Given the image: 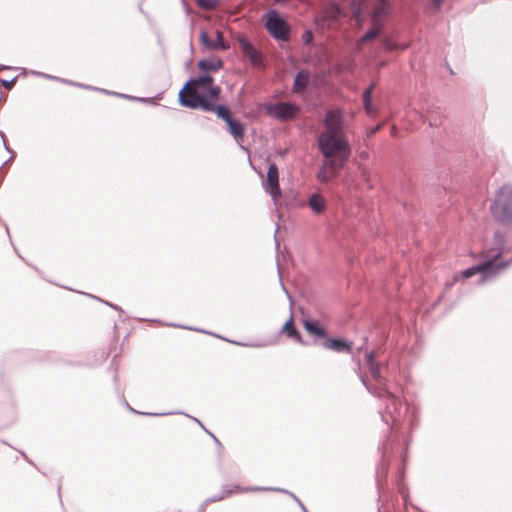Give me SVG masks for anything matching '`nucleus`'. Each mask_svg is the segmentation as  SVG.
<instances>
[{"label":"nucleus","mask_w":512,"mask_h":512,"mask_svg":"<svg viewBox=\"0 0 512 512\" xmlns=\"http://www.w3.org/2000/svg\"><path fill=\"white\" fill-rule=\"evenodd\" d=\"M379 129H380V127H379V126H378V127H375V130H374L373 132H376V131H378Z\"/></svg>","instance_id":"obj_37"},{"label":"nucleus","mask_w":512,"mask_h":512,"mask_svg":"<svg viewBox=\"0 0 512 512\" xmlns=\"http://www.w3.org/2000/svg\"><path fill=\"white\" fill-rule=\"evenodd\" d=\"M311 39H312V34H311V33H309V32H308V33H306V34H305V41L308 43V42H310V41H311Z\"/></svg>","instance_id":"obj_30"},{"label":"nucleus","mask_w":512,"mask_h":512,"mask_svg":"<svg viewBox=\"0 0 512 512\" xmlns=\"http://www.w3.org/2000/svg\"><path fill=\"white\" fill-rule=\"evenodd\" d=\"M324 130L318 136V148L323 160L318 173L321 182L334 179L348 161L351 148L344 132V119L341 110L326 112Z\"/></svg>","instance_id":"obj_1"},{"label":"nucleus","mask_w":512,"mask_h":512,"mask_svg":"<svg viewBox=\"0 0 512 512\" xmlns=\"http://www.w3.org/2000/svg\"><path fill=\"white\" fill-rule=\"evenodd\" d=\"M494 238H495V242L500 245V246H503L504 242H505V237L503 234L501 233H495L494 235Z\"/></svg>","instance_id":"obj_25"},{"label":"nucleus","mask_w":512,"mask_h":512,"mask_svg":"<svg viewBox=\"0 0 512 512\" xmlns=\"http://www.w3.org/2000/svg\"><path fill=\"white\" fill-rule=\"evenodd\" d=\"M342 16H344L342 9L336 4H330L317 17V23L322 27L332 28Z\"/></svg>","instance_id":"obj_11"},{"label":"nucleus","mask_w":512,"mask_h":512,"mask_svg":"<svg viewBox=\"0 0 512 512\" xmlns=\"http://www.w3.org/2000/svg\"><path fill=\"white\" fill-rule=\"evenodd\" d=\"M364 105H365V109H366V111H367L369 114H371V113H373V112H374V110H373V108H372V105H371V102L364 103Z\"/></svg>","instance_id":"obj_27"},{"label":"nucleus","mask_w":512,"mask_h":512,"mask_svg":"<svg viewBox=\"0 0 512 512\" xmlns=\"http://www.w3.org/2000/svg\"><path fill=\"white\" fill-rule=\"evenodd\" d=\"M120 96H121V97H124V98L134 99L133 97H130V96H128V95H123V94H121Z\"/></svg>","instance_id":"obj_32"},{"label":"nucleus","mask_w":512,"mask_h":512,"mask_svg":"<svg viewBox=\"0 0 512 512\" xmlns=\"http://www.w3.org/2000/svg\"><path fill=\"white\" fill-rule=\"evenodd\" d=\"M324 347L337 352H350L352 344L342 339H326Z\"/></svg>","instance_id":"obj_14"},{"label":"nucleus","mask_w":512,"mask_h":512,"mask_svg":"<svg viewBox=\"0 0 512 512\" xmlns=\"http://www.w3.org/2000/svg\"><path fill=\"white\" fill-rule=\"evenodd\" d=\"M375 87V84H372L370 85L364 92L363 94V101L364 103H368V102H371V98H372V91Z\"/></svg>","instance_id":"obj_23"},{"label":"nucleus","mask_w":512,"mask_h":512,"mask_svg":"<svg viewBox=\"0 0 512 512\" xmlns=\"http://www.w3.org/2000/svg\"><path fill=\"white\" fill-rule=\"evenodd\" d=\"M70 85L80 86L79 84H77V83H75V82H70Z\"/></svg>","instance_id":"obj_34"},{"label":"nucleus","mask_w":512,"mask_h":512,"mask_svg":"<svg viewBox=\"0 0 512 512\" xmlns=\"http://www.w3.org/2000/svg\"><path fill=\"white\" fill-rule=\"evenodd\" d=\"M200 41L204 47L211 50H228L230 47L229 44L224 41L223 34L219 30L215 32L214 38H211L206 31H201Z\"/></svg>","instance_id":"obj_12"},{"label":"nucleus","mask_w":512,"mask_h":512,"mask_svg":"<svg viewBox=\"0 0 512 512\" xmlns=\"http://www.w3.org/2000/svg\"><path fill=\"white\" fill-rule=\"evenodd\" d=\"M281 332L287 338H290L299 344H303V338L295 326L294 318L292 315L282 326Z\"/></svg>","instance_id":"obj_13"},{"label":"nucleus","mask_w":512,"mask_h":512,"mask_svg":"<svg viewBox=\"0 0 512 512\" xmlns=\"http://www.w3.org/2000/svg\"><path fill=\"white\" fill-rule=\"evenodd\" d=\"M303 327L308 332V334L312 336H316L319 338L327 337L326 330L323 327H321L317 321L306 319L303 321Z\"/></svg>","instance_id":"obj_15"},{"label":"nucleus","mask_w":512,"mask_h":512,"mask_svg":"<svg viewBox=\"0 0 512 512\" xmlns=\"http://www.w3.org/2000/svg\"><path fill=\"white\" fill-rule=\"evenodd\" d=\"M265 17L267 31L277 40H287L290 28L286 21L279 17L275 10H269Z\"/></svg>","instance_id":"obj_7"},{"label":"nucleus","mask_w":512,"mask_h":512,"mask_svg":"<svg viewBox=\"0 0 512 512\" xmlns=\"http://www.w3.org/2000/svg\"><path fill=\"white\" fill-rule=\"evenodd\" d=\"M264 189L271 195L273 200H277L281 196L279 186V172L276 164L272 163L268 167L266 180L263 182Z\"/></svg>","instance_id":"obj_10"},{"label":"nucleus","mask_w":512,"mask_h":512,"mask_svg":"<svg viewBox=\"0 0 512 512\" xmlns=\"http://www.w3.org/2000/svg\"><path fill=\"white\" fill-rule=\"evenodd\" d=\"M309 206L315 213H322L325 210L326 203L322 196L313 194L309 198Z\"/></svg>","instance_id":"obj_19"},{"label":"nucleus","mask_w":512,"mask_h":512,"mask_svg":"<svg viewBox=\"0 0 512 512\" xmlns=\"http://www.w3.org/2000/svg\"><path fill=\"white\" fill-rule=\"evenodd\" d=\"M383 45H384L385 49L390 50V51L398 48V45L396 43H394L389 38L384 39Z\"/></svg>","instance_id":"obj_24"},{"label":"nucleus","mask_w":512,"mask_h":512,"mask_svg":"<svg viewBox=\"0 0 512 512\" xmlns=\"http://www.w3.org/2000/svg\"><path fill=\"white\" fill-rule=\"evenodd\" d=\"M227 125L229 128V132L233 135V137L237 141H239L243 138L245 129H244V126L242 125V123H240L239 121H236L232 118V119H229V121L227 122Z\"/></svg>","instance_id":"obj_18"},{"label":"nucleus","mask_w":512,"mask_h":512,"mask_svg":"<svg viewBox=\"0 0 512 512\" xmlns=\"http://www.w3.org/2000/svg\"><path fill=\"white\" fill-rule=\"evenodd\" d=\"M503 254L502 248H499L497 253L493 256H491L487 253L485 255L486 258H488L486 261L480 263L477 266L470 267L463 272H461L460 275L454 276V282L458 281L459 277L468 279L477 273H489L492 272L493 274L498 273L500 270L505 269L508 266V263L506 262H498V260L501 258Z\"/></svg>","instance_id":"obj_4"},{"label":"nucleus","mask_w":512,"mask_h":512,"mask_svg":"<svg viewBox=\"0 0 512 512\" xmlns=\"http://www.w3.org/2000/svg\"><path fill=\"white\" fill-rule=\"evenodd\" d=\"M396 133H397V129H396V127H395V126H392V128H391V135H392V136H395V135H396Z\"/></svg>","instance_id":"obj_31"},{"label":"nucleus","mask_w":512,"mask_h":512,"mask_svg":"<svg viewBox=\"0 0 512 512\" xmlns=\"http://www.w3.org/2000/svg\"><path fill=\"white\" fill-rule=\"evenodd\" d=\"M196 3L199 7L207 10H213L218 5L217 0H196Z\"/></svg>","instance_id":"obj_22"},{"label":"nucleus","mask_w":512,"mask_h":512,"mask_svg":"<svg viewBox=\"0 0 512 512\" xmlns=\"http://www.w3.org/2000/svg\"><path fill=\"white\" fill-rule=\"evenodd\" d=\"M70 85L80 86L79 84H77V83H75V82H70Z\"/></svg>","instance_id":"obj_35"},{"label":"nucleus","mask_w":512,"mask_h":512,"mask_svg":"<svg viewBox=\"0 0 512 512\" xmlns=\"http://www.w3.org/2000/svg\"><path fill=\"white\" fill-rule=\"evenodd\" d=\"M249 490H250L249 488H241L239 486H235L232 490L229 491V494H232V493H244V492H247Z\"/></svg>","instance_id":"obj_26"},{"label":"nucleus","mask_w":512,"mask_h":512,"mask_svg":"<svg viewBox=\"0 0 512 512\" xmlns=\"http://www.w3.org/2000/svg\"><path fill=\"white\" fill-rule=\"evenodd\" d=\"M13 80H10V81H3V84L5 85L6 88H11L12 85H13Z\"/></svg>","instance_id":"obj_29"},{"label":"nucleus","mask_w":512,"mask_h":512,"mask_svg":"<svg viewBox=\"0 0 512 512\" xmlns=\"http://www.w3.org/2000/svg\"><path fill=\"white\" fill-rule=\"evenodd\" d=\"M213 111H215L217 113L218 117L223 119L226 123L229 121V119H232V117L230 115V111L225 106L215 104V108Z\"/></svg>","instance_id":"obj_21"},{"label":"nucleus","mask_w":512,"mask_h":512,"mask_svg":"<svg viewBox=\"0 0 512 512\" xmlns=\"http://www.w3.org/2000/svg\"><path fill=\"white\" fill-rule=\"evenodd\" d=\"M220 92V87L214 85L213 77L203 75L187 82L180 91L179 97L184 106L212 111Z\"/></svg>","instance_id":"obj_2"},{"label":"nucleus","mask_w":512,"mask_h":512,"mask_svg":"<svg viewBox=\"0 0 512 512\" xmlns=\"http://www.w3.org/2000/svg\"><path fill=\"white\" fill-rule=\"evenodd\" d=\"M238 44L242 55L249 60L254 67L263 66L262 53L257 50L245 36L238 37Z\"/></svg>","instance_id":"obj_9"},{"label":"nucleus","mask_w":512,"mask_h":512,"mask_svg":"<svg viewBox=\"0 0 512 512\" xmlns=\"http://www.w3.org/2000/svg\"><path fill=\"white\" fill-rule=\"evenodd\" d=\"M387 12H388V2L386 0H376L372 14H371L372 28L358 40L357 45H356L357 51H360L362 49L363 43L371 41L380 35V33L383 29V24L381 22V18L384 15H386Z\"/></svg>","instance_id":"obj_5"},{"label":"nucleus","mask_w":512,"mask_h":512,"mask_svg":"<svg viewBox=\"0 0 512 512\" xmlns=\"http://www.w3.org/2000/svg\"><path fill=\"white\" fill-rule=\"evenodd\" d=\"M444 0H432L433 5L436 7V9H439L442 5Z\"/></svg>","instance_id":"obj_28"},{"label":"nucleus","mask_w":512,"mask_h":512,"mask_svg":"<svg viewBox=\"0 0 512 512\" xmlns=\"http://www.w3.org/2000/svg\"><path fill=\"white\" fill-rule=\"evenodd\" d=\"M367 366L373 380L375 381L373 393L379 397H388L389 399L392 400V403L395 404L396 398L386 388L385 380L382 378L380 374V364L375 361L373 352L369 353L367 356Z\"/></svg>","instance_id":"obj_6"},{"label":"nucleus","mask_w":512,"mask_h":512,"mask_svg":"<svg viewBox=\"0 0 512 512\" xmlns=\"http://www.w3.org/2000/svg\"><path fill=\"white\" fill-rule=\"evenodd\" d=\"M310 81V74L306 70H301L297 73L294 79L293 83V92L294 93H301L303 92L306 87L308 86V83Z\"/></svg>","instance_id":"obj_16"},{"label":"nucleus","mask_w":512,"mask_h":512,"mask_svg":"<svg viewBox=\"0 0 512 512\" xmlns=\"http://www.w3.org/2000/svg\"><path fill=\"white\" fill-rule=\"evenodd\" d=\"M299 111L300 108L291 103H277L267 107L270 116L283 121L295 118Z\"/></svg>","instance_id":"obj_8"},{"label":"nucleus","mask_w":512,"mask_h":512,"mask_svg":"<svg viewBox=\"0 0 512 512\" xmlns=\"http://www.w3.org/2000/svg\"><path fill=\"white\" fill-rule=\"evenodd\" d=\"M70 85L80 86L79 84H77V83H75V82H70Z\"/></svg>","instance_id":"obj_36"},{"label":"nucleus","mask_w":512,"mask_h":512,"mask_svg":"<svg viewBox=\"0 0 512 512\" xmlns=\"http://www.w3.org/2000/svg\"><path fill=\"white\" fill-rule=\"evenodd\" d=\"M351 12L352 17L356 19L359 25H361V12H362V2L357 0H352L351 2Z\"/></svg>","instance_id":"obj_20"},{"label":"nucleus","mask_w":512,"mask_h":512,"mask_svg":"<svg viewBox=\"0 0 512 512\" xmlns=\"http://www.w3.org/2000/svg\"><path fill=\"white\" fill-rule=\"evenodd\" d=\"M493 216L500 222H512V186L503 185L491 206Z\"/></svg>","instance_id":"obj_3"},{"label":"nucleus","mask_w":512,"mask_h":512,"mask_svg":"<svg viewBox=\"0 0 512 512\" xmlns=\"http://www.w3.org/2000/svg\"><path fill=\"white\" fill-rule=\"evenodd\" d=\"M198 68L202 71H218L223 67V61L219 57L202 59L198 61Z\"/></svg>","instance_id":"obj_17"},{"label":"nucleus","mask_w":512,"mask_h":512,"mask_svg":"<svg viewBox=\"0 0 512 512\" xmlns=\"http://www.w3.org/2000/svg\"><path fill=\"white\" fill-rule=\"evenodd\" d=\"M40 75L43 76V77H46V78H53V79H55L54 77H51L49 75H45V74H40Z\"/></svg>","instance_id":"obj_33"}]
</instances>
